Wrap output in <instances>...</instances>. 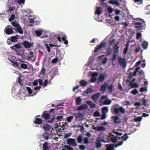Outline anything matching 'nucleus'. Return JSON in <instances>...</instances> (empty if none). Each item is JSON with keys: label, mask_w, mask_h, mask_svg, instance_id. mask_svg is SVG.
I'll return each mask as SVG.
<instances>
[{"label": "nucleus", "mask_w": 150, "mask_h": 150, "mask_svg": "<svg viewBox=\"0 0 150 150\" xmlns=\"http://www.w3.org/2000/svg\"><path fill=\"white\" fill-rule=\"evenodd\" d=\"M111 112L116 115H118L120 113L123 114L125 112V110L121 106H119L117 105H114L111 108Z\"/></svg>", "instance_id": "obj_1"}, {"label": "nucleus", "mask_w": 150, "mask_h": 150, "mask_svg": "<svg viewBox=\"0 0 150 150\" xmlns=\"http://www.w3.org/2000/svg\"><path fill=\"white\" fill-rule=\"evenodd\" d=\"M139 22H136L134 24L135 27L137 30L144 29L146 27L145 23L144 21L140 18L138 19Z\"/></svg>", "instance_id": "obj_2"}, {"label": "nucleus", "mask_w": 150, "mask_h": 150, "mask_svg": "<svg viewBox=\"0 0 150 150\" xmlns=\"http://www.w3.org/2000/svg\"><path fill=\"white\" fill-rule=\"evenodd\" d=\"M103 134L102 132L100 133L96 140L95 144L98 148H100L102 146V142H103Z\"/></svg>", "instance_id": "obj_3"}, {"label": "nucleus", "mask_w": 150, "mask_h": 150, "mask_svg": "<svg viewBox=\"0 0 150 150\" xmlns=\"http://www.w3.org/2000/svg\"><path fill=\"white\" fill-rule=\"evenodd\" d=\"M67 142L69 145H71L73 147H76L77 145L75 139L69 138L67 139Z\"/></svg>", "instance_id": "obj_4"}, {"label": "nucleus", "mask_w": 150, "mask_h": 150, "mask_svg": "<svg viewBox=\"0 0 150 150\" xmlns=\"http://www.w3.org/2000/svg\"><path fill=\"white\" fill-rule=\"evenodd\" d=\"M58 69L56 67H54L53 68L52 70L50 73V74H51L50 76L51 79L49 81V83H50V81L53 78L56 74H58Z\"/></svg>", "instance_id": "obj_5"}, {"label": "nucleus", "mask_w": 150, "mask_h": 150, "mask_svg": "<svg viewBox=\"0 0 150 150\" xmlns=\"http://www.w3.org/2000/svg\"><path fill=\"white\" fill-rule=\"evenodd\" d=\"M117 60L118 64L120 66H126L127 62L126 59L124 58H122L120 57H118Z\"/></svg>", "instance_id": "obj_6"}, {"label": "nucleus", "mask_w": 150, "mask_h": 150, "mask_svg": "<svg viewBox=\"0 0 150 150\" xmlns=\"http://www.w3.org/2000/svg\"><path fill=\"white\" fill-rule=\"evenodd\" d=\"M12 27L10 25L7 26L4 29V32L7 35H10L13 33V32L12 29Z\"/></svg>", "instance_id": "obj_7"}, {"label": "nucleus", "mask_w": 150, "mask_h": 150, "mask_svg": "<svg viewBox=\"0 0 150 150\" xmlns=\"http://www.w3.org/2000/svg\"><path fill=\"white\" fill-rule=\"evenodd\" d=\"M47 111L44 112L41 115V117L44 118L47 121L48 119L50 118V115L47 113Z\"/></svg>", "instance_id": "obj_8"}, {"label": "nucleus", "mask_w": 150, "mask_h": 150, "mask_svg": "<svg viewBox=\"0 0 150 150\" xmlns=\"http://www.w3.org/2000/svg\"><path fill=\"white\" fill-rule=\"evenodd\" d=\"M40 127L42 128L45 131H48L51 129L50 126L47 123L45 125L44 124L41 125Z\"/></svg>", "instance_id": "obj_9"}, {"label": "nucleus", "mask_w": 150, "mask_h": 150, "mask_svg": "<svg viewBox=\"0 0 150 150\" xmlns=\"http://www.w3.org/2000/svg\"><path fill=\"white\" fill-rule=\"evenodd\" d=\"M22 44L25 47L27 48H30L31 47H32L33 43H30L28 41H24L23 43H22Z\"/></svg>", "instance_id": "obj_10"}, {"label": "nucleus", "mask_w": 150, "mask_h": 150, "mask_svg": "<svg viewBox=\"0 0 150 150\" xmlns=\"http://www.w3.org/2000/svg\"><path fill=\"white\" fill-rule=\"evenodd\" d=\"M35 120L34 121L33 123L36 125H41L43 124L42 120L41 118H35Z\"/></svg>", "instance_id": "obj_11"}, {"label": "nucleus", "mask_w": 150, "mask_h": 150, "mask_svg": "<svg viewBox=\"0 0 150 150\" xmlns=\"http://www.w3.org/2000/svg\"><path fill=\"white\" fill-rule=\"evenodd\" d=\"M21 45L19 44H16L11 47H10V48L12 50L16 51L17 49H19L21 48Z\"/></svg>", "instance_id": "obj_12"}, {"label": "nucleus", "mask_w": 150, "mask_h": 150, "mask_svg": "<svg viewBox=\"0 0 150 150\" xmlns=\"http://www.w3.org/2000/svg\"><path fill=\"white\" fill-rule=\"evenodd\" d=\"M73 115L76 119L83 118V117L82 113L81 112L74 113Z\"/></svg>", "instance_id": "obj_13"}, {"label": "nucleus", "mask_w": 150, "mask_h": 150, "mask_svg": "<svg viewBox=\"0 0 150 150\" xmlns=\"http://www.w3.org/2000/svg\"><path fill=\"white\" fill-rule=\"evenodd\" d=\"M55 121V116L54 115L50 116V118L47 120V122L49 123H53Z\"/></svg>", "instance_id": "obj_14"}, {"label": "nucleus", "mask_w": 150, "mask_h": 150, "mask_svg": "<svg viewBox=\"0 0 150 150\" xmlns=\"http://www.w3.org/2000/svg\"><path fill=\"white\" fill-rule=\"evenodd\" d=\"M103 47V42L102 41L99 45H97L95 47L94 52H96L98 51Z\"/></svg>", "instance_id": "obj_15"}, {"label": "nucleus", "mask_w": 150, "mask_h": 150, "mask_svg": "<svg viewBox=\"0 0 150 150\" xmlns=\"http://www.w3.org/2000/svg\"><path fill=\"white\" fill-rule=\"evenodd\" d=\"M50 134L49 133L45 132L42 135V137L44 139L43 140H48L49 138Z\"/></svg>", "instance_id": "obj_16"}, {"label": "nucleus", "mask_w": 150, "mask_h": 150, "mask_svg": "<svg viewBox=\"0 0 150 150\" xmlns=\"http://www.w3.org/2000/svg\"><path fill=\"white\" fill-rule=\"evenodd\" d=\"M88 107V106L86 104L81 105L79 107L76 109L77 110H81L84 109H86Z\"/></svg>", "instance_id": "obj_17"}, {"label": "nucleus", "mask_w": 150, "mask_h": 150, "mask_svg": "<svg viewBox=\"0 0 150 150\" xmlns=\"http://www.w3.org/2000/svg\"><path fill=\"white\" fill-rule=\"evenodd\" d=\"M113 83H111L109 85L108 84L107 86V89H108V91L110 93L112 91L114 90V87H113Z\"/></svg>", "instance_id": "obj_18"}, {"label": "nucleus", "mask_w": 150, "mask_h": 150, "mask_svg": "<svg viewBox=\"0 0 150 150\" xmlns=\"http://www.w3.org/2000/svg\"><path fill=\"white\" fill-rule=\"evenodd\" d=\"M100 94V93H98L93 95L92 96V99L94 101H96L98 98Z\"/></svg>", "instance_id": "obj_19"}, {"label": "nucleus", "mask_w": 150, "mask_h": 150, "mask_svg": "<svg viewBox=\"0 0 150 150\" xmlns=\"http://www.w3.org/2000/svg\"><path fill=\"white\" fill-rule=\"evenodd\" d=\"M103 55H102L98 57L97 58V61L98 62H101L100 63V65H101L103 64Z\"/></svg>", "instance_id": "obj_20"}, {"label": "nucleus", "mask_w": 150, "mask_h": 150, "mask_svg": "<svg viewBox=\"0 0 150 150\" xmlns=\"http://www.w3.org/2000/svg\"><path fill=\"white\" fill-rule=\"evenodd\" d=\"M139 84L135 82H130L129 83V86H131L132 88H138L139 87Z\"/></svg>", "instance_id": "obj_21"}, {"label": "nucleus", "mask_w": 150, "mask_h": 150, "mask_svg": "<svg viewBox=\"0 0 150 150\" xmlns=\"http://www.w3.org/2000/svg\"><path fill=\"white\" fill-rule=\"evenodd\" d=\"M96 10L95 12V14H97L98 16H99L101 13L102 8L101 7H97Z\"/></svg>", "instance_id": "obj_22"}, {"label": "nucleus", "mask_w": 150, "mask_h": 150, "mask_svg": "<svg viewBox=\"0 0 150 150\" xmlns=\"http://www.w3.org/2000/svg\"><path fill=\"white\" fill-rule=\"evenodd\" d=\"M106 146L107 147L106 150H114V145L109 144L106 145Z\"/></svg>", "instance_id": "obj_23"}, {"label": "nucleus", "mask_w": 150, "mask_h": 150, "mask_svg": "<svg viewBox=\"0 0 150 150\" xmlns=\"http://www.w3.org/2000/svg\"><path fill=\"white\" fill-rule=\"evenodd\" d=\"M112 119L113 120L115 123H119L120 122L119 120V118L117 116H113L112 117Z\"/></svg>", "instance_id": "obj_24"}, {"label": "nucleus", "mask_w": 150, "mask_h": 150, "mask_svg": "<svg viewBox=\"0 0 150 150\" xmlns=\"http://www.w3.org/2000/svg\"><path fill=\"white\" fill-rule=\"evenodd\" d=\"M118 43H117L115 45L114 49V54H117L119 51V47L117 46Z\"/></svg>", "instance_id": "obj_25"}, {"label": "nucleus", "mask_w": 150, "mask_h": 150, "mask_svg": "<svg viewBox=\"0 0 150 150\" xmlns=\"http://www.w3.org/2000/svg\"><path fill=\"white\" fill-rule=\"evenodd\" d=\"M83 137L82 135L81 134L79 135L78 136L77 139L78 142L79 143H82V141L83 140Z\"/></svg>", "instance_id": "obj_26"}, {"label": "nucleus", "mask_w": 150, "mask_h": 150, "mask_svg": "<svg viewBox=\"0 0 150 150\" xmlns=\"http://www.w3.org/2000/svg\"><path fill=\"white\" fill-rule=\"evenodd\" d=\"M80 85L83 86H86L88 84L87 81L84 80L81 81L80 82Z\"/></svg>", "instance_id": "obj_27"}, {"label": "nucleus", "mask_w": 150, "mask_h": 150, "mask_svg": "<svg viewBox=\"0 0 150 150\" xmlns=\"http://www.w3.org/2000/svg\"><path fill=\"white\" fill-rule=\"evenodd\" d=\"M42 31L39 29L35 31V33L37 36H40L42 34Z\"/></svg>", "instance_id": "obj_28"}, {"label": "nucleus", "mask_w": 150, "mask_h": 150, "mask_svg": "<svg viewBox=\"0 0 150 150\" xmlns=\"http://www.w3.org/2000/svg\"><path fill=\"white\" fill-rule=\"evenodd\" d=\"M17 36H18V35L17 36H13L11 37V41L12 42H15L17 41L18 38Z\"/></svg>", "instance_id": "obj_29"}, {"label": "nucleus", "mask_w": 150, "mask_h": 150, "mask_svg": "<svg viewBox=\"0 0 150 150\" xmlns=\"http://www.w3.org/2000/svg\"><path fill=\"white\" fill-rule=\"evenodd\" d=\"M148 42L146 41H144L142 45V47L144 49H146L148 46Z\"/></svg>", "instance_id": "obj_30"}, {"label": "nucleus", "mask_w": 150, "mask_h": 150, "mask_svg": "<svg viewBox=\"0 0 150 150\" xmlns=\"http://www.w3.org/2000/svg\"><path fill=\"white\" fill-rule=\"evenodd\" d=\"M63 118V116L58 115L57 116L56 118L55 117V122H57L58 121H61L62 119Z\"/></svg>", "instance_id": "obj_31"}, {"label": "nucleus", "mask_w": 150, "mask_h": 150, "mask_svg": "<svg viewBox=\"0 0 150 150\" xmlns=\"http://www.w3.org/2000/svg\"><path fill=\"white\" fill-rule=\"evenodd\" d=\"M48 143L47 142H45L43 144L42 147L43 148V150H47L48 149Z\"/></svg>", "instance_id": "obj_32"}, {"label": "nucleus", "mask_w": 150, "mask_h": 150, "mask_svg": "<svg viewBox=\"0 0 150 150\" xmlns=\"http://www.w3.org/2000/svg\"><path fill=\"white\" fill-rule=\"evenodd\" d=\"M117 136L114 137H110L111 140L112 142L114 143H115L117 141Z\"/></svg>", "instance_id": "obj_33"}, {"label": "nucleus", "mask_w": 150, "mask_h": 150, "mask_svg": "<svg viewBox=\"0 0 150 150\" xmlns=\"http://www.w3.org/2000/svg\"><path fill=\"white\" fill-rule=\"evenodd\" d=\"M81 100L80 97H79L76 98V102L77 105H80L81 101Z\"/></svg>", "instance_id": "obj_34"}, {"label": "nucleus", "mask_w": 150, "mask_h": 150, "mask_svg": "<svg viewBox=\"0 0 150 150\" xmlns=\"http://www.w3.org/2000/svg\"><path fill=\"white\" fill-rule=\"evenodd\" d=\"M15 29L17 30L18 32L20 34H21L23 33V32L22 28L20 26H19L17 28H16Z\"/></svg>", "instance_id": "obj_35"}, {"label": "nucleus", "mask_w": 150, "mask_h": 150, "mask_svg": "<svg viewBox=\"0 0 150 150\" xmlns=\"http://www.w3.org/2000/svg\"><path fill=\"white\" fill-rule=\"evenodd\" d=\"M111 103V101L110 100H105L104 101V105H108Z\"/></svg>", "instance_id": "obj_36"}, {"label": "nucleus", "mask_w": 150, "mask_h": 150, "mask_svg": "<svg viewBox=\"0 0 150 150\" xmlns=\"http://www.w3.org/2000/svg\"><path fill=\"white\" fill-rule=\"evenodd\" d=\"M93 91V90L91 88H88L87 89L86 91L84 93L86 94H88Z\"/></svg>", "instance_id": "obj_37"}, {"label": "nucleus", "mask_w": 150, "mask_h": 150, "mask_svg": "<svg viewBox=\"0 0 150 150\" xmlns=\"http://www.w3.org/2000/svg\"><path fill=\"white\" fill-rule=\"evenodd\" d=\"M142 119V117H137L134 118V121L136 122H139L141 121Z\"/></svg>", "instance_id": "obj_38"}, {"label": "nucleus", "mask_w": 150, "mask_h": 150, "mask_svg": "<svg viewBox=\"0 0 150 150\" xmlns=\"http://www.w3.org/2000/svg\"><path fill=\"white\" fill-rule=\"evenodd\" d=\"M73 118V117L72 116L68 117L67 118V120L68 122H71Z\"/></svg>", "instance_id": "obj_39"}, {"label": "nucleus", "mask_w": 150, "mask_h": 150, "mask_svg": "<svg viewBox=\"0 0 150 150\" xmlns=\"http://www.w3.org/2000/svg\"><path fill=\"white\" fill-rule=\"evenodd\" d=\"M29 22L31 23V24L30 25V26H34V24H35V22L34 21V20L33 19H30V18H29Z\"/></svg>", "instance_id": "obj_40"}, {"label": "nucleus", "mask_w": 150, "mask_h": 150, "mask_svg": "<svg viewBox=\"0 0 150 150\" xmlns=\"http://www.w3.org/2000/svg\"><path fill=\"white\" fill-rule=\"evenodd\" d=\"M11 24L14 27L16 28H17L18 27H19V26H20V25L18 23L14 22H11Z\"/></svg>", "instance_id": "obj_41"}, {"label": "nucleus", "mask_w": 150, "mask_h": 150, "mask_svg": "<svg viewBox=\"0 0 150 150\" xmlns=\"http://www.w3.org/2000/svg\"><path fill=\"white\" fill-rule=\"evenodd\" d=\"M84 143L86 144H88V138L86 137H85L83 138Z\"/></svg>", "instance_id": "obj_42"}, {"label": "nucleus", "mask_w": 150, "mask_h": 150, "mask_svg": "<svg viewBox=\"0 0 150 150\" xmlns=\"http://www.w3.org/2000/svg\"><path fill=\"white\" fill-rule=\"evenodd\" d=\"M117 56V54L113 53V55L112 58V62L116 60V58H117L116 57Z\"/></svg>", "instance_id": "obj_43"}, {"label": "nucleus", "mask_w": 150, "mask_h": 150, "mask_svg": "<svg viewBox=\"0 0 150 150\" xmlns=\"http://www.w3.org/2000/svg\"><path fill=\"white\" fill-rule=\"evenodd\" d=\"M100 113L99 111L98 110H96V112L94 113L93 114V116L95 117H97L100 116Z\"/></svg>", "instance_id": "obj_44"}, {"label": "nucleus", "mask_w": 150, "mask_h": 150, "mask_svg": "<svg viewBox=\"0 0 150 150\" xmlns=\"http://www.w3.org/2000/svg\"><path fill=\"white\" fill-rule=\"evenodd\" d=\"M33 53L32 51H30L29 53V56L28 57V59H31L33 57Z\"/></svg>", "instance_id": "obj_45"}, {"label": "nucleus", "mask_w": 150, "mask_h": 150, "mask_svg": "<svg viewBox=\"0 0 150 150\" xmlns=\"http://www.w3.org/2000/svg\"><path fill=\"white\" fill-rule=\"evenodd\" d=\"M99 82H102L103 81V74H101L98 79Z\"/></svg>", "instance_id": "obj_46"}, {"label": "nucleus", "mask_w": 150, "mask_h": 150, "mask_svg": "<svg viewBox=\"0 0 150 150\" xmlns=\"http://www.w3.org/2000/svg\"><path fill=\"white\" fill-rule=\"evenodd\" d=\"M142 33L140 32L137 33L136 34V39L137 40L139 39L142 38Z\"/></svg>", "instance_id": "obj_47"}, {"label": "nucleus", "mask_w": 150, "mask_h": 150, "mask_svg": "<svg viewBox=\"0 0 150 150\" xmlns=\"http://www.w3.org/2000/svg\"><path fill=\"white\" fill-rule=\"evenodd\" d=\"M98 16V17L97 18H96L95 17H94V18L98 22H102L103 20V18L102 17H99V16Z\"/></svg>", "instance_id": "obj_48"}, {"label": "nucleus", "mask_w": 150, "mask_h": 150, "mask_svg": "<svg viewBox=\"0 0 150 150\" xmlns=\"http://www.w3.org/2000/svg\"><path fill=\"white\" fill-rule=\"evenodd\" d=\"M93 60L90 58L88 62L87 65L88 66H91L93 64Z\"/></svg>", "instance_id": "obj_49"}, {"label": "nucleus", "mask_w": 150, "mask_h": 150, "mask_svg": "<svg viewBox=\"0 0 150 150\" xmlns=\"http://www.w3.org/2000/svg\"><path fill=\"white\" fill-rule=\"evenodd\" d=\"M135 3H137L138 4L140 5L142 3V0H133Z\"/></svg>", "instance_id": "obj_50"}, {"label": "nucleus", "mask_w": 150, "mask_h": 150, "mask_svg": "<svg viewBox=\"0 0 150 150\" xmlns=\"http://www.w3.org/2000/svg\"><path fill=\"white\" fill-rule=\"evenodd\" d=\"M138 93L137 89H135L131 91V93L134 95H136Z\"/></svg>", "instance_id": "obj_51"}, {"label": "nucleus", "mask_w": 150, "mask_h": 150, "mask_svg": "<svg viewBox=\"0 0 150 150\" xmlns=\"http://www.w3.org/2000/svg\"><path fill=\"white\" fill-rule=\"evenodd\" d=\"M107 11L109 13H111L113 11V9L111 7L109 6L107 8Z\"/></svg>", "instance_id": "obj_52"}, {"label": "nucleus", "mask_w": 150, "mask_h": 150, "mask_svg": "<svg viewBox=\"0 0 150 150\" xmlns=\"http://www.w3.org/2000/svg\"><path fill=\"white\" fill-rule=\"evenodd\" d=\"M128 135L127 134H125L121 137L124 140H126L128 138Z\"/></svg>", "instance_id": "obj_53"}, {"label": "nucleus", "mask_w": 150, "mask_h": 150, "mask_svg": "<svg viewBox=\"0 0 150 150\" xmlns=\"http://www.w3.org/2000/svg\"><path fill=\"white\" fill-rule=\"evenodd\" d=\"M15 17V14H12L11 16L10 17L9 19V21H12L14 19Z\"/></svg>", "instance_id": "obj_54"}, {"label": "nucleus", "mask_w": 150, "mask_h": 150, "mask_svg": "<svg viewBox=\"0 0 150 150\" xmlns=\"http://www.w3.org/2000/svg\"><path fill=\"white\" fill-rule=\"evenodd\" d=\"M58 59V58L57 57H56L52 60L51 62L53 64L56 63L57 62Z\"/></svg>", "instance_id": "obj_55"}, {"label": "nucleus", "mask_w": 150, "mask_h": 150, "mask_svg": "<svg viewBox=\"0 0 150 150\" xmlns=\"http://www.w3.org/2000/svg\"><path fill=\"white\" fill-rule=\"evenodd\" d=\"M113 132L114 134H115L117 135V136H121L122 135V133H119L117 131H116V130H114L113 131Z\"/></svg>", "instance_id": "obj_56"}, {"label": "nucleus", "mask_w": 150, "mask_h": 150, "mask_svg": "<svg viewBox=\"0 0 150 150\" xmlns=\"http://www.w3.org/2000/svg\"><path fill=\"white\" fill-rule=\"evenodd\" d=\"M107 88H108V83L105 82L104 83V92L106 91Z\"/></svg>", "instance_id": "obj_57"}, {"label": "nucleus", "mask_w": 150, "mask_h": 150, "mask_svg": "<svg viewBox=\"0 0 150 150\" xmlns=\"http://www.w3.org/2000/svg\"><path fill=\"white\" fill-rule=\"evenodd\" d=\"M26 89L30 94H31L32 93V90L31 88L30 87H27Z\"/></svg>", "instance_id": "obj_58"}, {"label": "nucleus", "mask_w": 150, "mask_h": 150, "mask_svg": "<svg viewBox=\"0 0 150 150\" xmlns=\"http://www.w3.org/2000/svg\"><path fill=\"white\" fill-rule=\"evenodd\" d=\"M141 48L139 45H138L136 49H135V52L136 53H137L140 50Z\"/></svg>", "instance_id": "obj_59"}, {"label": "nucleus", "mask_w": 150, "mask_h": 150, "mask_svg": "<svg viewBox=\"0 0 150 150\" xmlns=\"http://www.w3.org/2000/svg\"><path fill=\"white\" fill-rule=\"evenodd\" d=\"M98 73L94 72L92 74L91 77H93L96 78L98 76Z\"/></svg>", "instance_id": "obj_60"}, {"label": "nucleus", "mask_w": 150, "mask_h": 150, "mask_svg": "<svg viewBox=\"0 0 150 150\" xmlns=\"http://www.w3.org/2000/svg\"><path fill=\"white\" fill-rule=\"evenodd\" d=\"M47 83H48V80H47V79H45V81H44V82H43V83H42V86H43L44 87H46L47 84Z\"/></svg>", "instance_id": "obj_61"}, {"label": "nucleus", "mask_w": 150, "mask_h": 150, "mask_svg": "<svg viewBox=\"0 0 150 150\" xmlns=\"http://www.w3.org/2000/svg\"><path fill=\"white\" fill-rule=\"evenodd\" d=\"M97 130L98 131H103V127H97L96 128Z\"/></svg>", "instance_id": "obj_62"}, {"label": "nucleus", "mask_w": 150, "mask_h": 150, "mask_svg": "<svg viewBox=\"0 0 150 150\" xmlns=\"http://www.w3.org/2000/svg\"><path fill=\"white\" fill-rule=\"evenodd\" d=\"M145 9L146 10L148 11L147 12L148 13H150V5H148L146 6L145 7Z\"/></svg>", "instance_id": "obj_63"}, {"label": "nucleus", "mask_w": 150, "mask_h": 150, "mask_svg": "<svg viewBox=\"0 0 150 150\" xmlns=\"http://www.w3.org/2000/svg\"><path fill=\"white\" fill-rule=\"evenodd\" d=\"M122 24L123 25V28L124 29L126 28L128 26V24L126 23H122Z\"/></svg>", "instance_id": "obj_64"}]
</instances>
